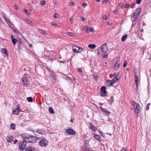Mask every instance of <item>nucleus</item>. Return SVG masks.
<instances>
[{"label":"nucleus","instance_id":"60","mask_svg":"<svg viewBox=\"0 0 151 151\" xmlns=\"http://www.w3.org/2000/svg\"><path fill=\"white\" fill-rule=\"evenodd\" d=\"M58 2L57 1H56L55 2V4L56 5H58Z\"/></svg>","mask_w":151,"mask_h":151},{"label":"nucleus","instance_id":"6","mask_svg":"<svg viewBox=\"0 0 151 151\" xmlns=\"http://www.w3.org/2000/svg\"><path fill=\"white\" fill-rule=\"evenodd\" d=\"M73 51L75 52L80 53L83 51V49L76 46H73L72 47Z\"/></svg>","mask_w":151,"mask_h":151},{"label":"nucleus","instance_id":"58","mask_svg":"<svg viewBox=\"0 0 151 151\" xmlns=\"http://www.w3.org/2000/svg\"><path fill=\"white\" fill-rule=\"evenodd\" d=\"M143 31H144L143 29V28H142L141 30H140L139 31H138V32H141L142 33V32Z\"/></svg>","mask_w":151,"mask_h":151},{"label":"nucleus","instance_id":"20","mask_svg":"<svg viewBox=\"0 0 151 151\" xmlns=\"http://www.w3.org/2000/svg\"><path fill=\"white\" fill-rule=\"evenodd\" d=\"M1 52L4 53L6 55H8V52L7 50L4 48H2L1 49Z\"/></svg>","mask_w":151,"mask_h":151},{"label":"nucleus","instance_id":"50","mask_svg":"<svg viewBox=\"0 0 151 151\" xmlns=\"http://www.w3.org/2000/svg\"><path fill=\"white\" fill-rule=\"evenodd\" d=\"M45 1H42L41 2V4L42 5H45Z\"/></svg>","mask_w":151,"mask_h":151},{"label":"nucleus","instance_id":"8","mask_svg":"<svg viewBox=\"0 0 151 151\" xmlns=\"http://www.w3.org/2000/svg\"><path fill=\"white\" fill-rule=\"evenodd\" d=\"M29 140L28 143H35L37 141V137L35 136H32L30 135Z\"/></svg>","mask_w":151,"mask_h":151},{"label":"nucleus","instance_id":"52","mask_svg":"<svg viewBox=\"0 0 151 151\" xmlns=\"http://www.w3.org/2000/svg\"><path fill=\"white\" fill-rule=\"evenodd\" d=\"M87 4L86 3H83L82 4V6L84 8L86 7L87 6Z\"/></svg>","mask_w":151,"mask_h":151},{"label":"nucleus","instance_id":"29","mask_svg":"<svg viewBox=\"0 0 151 151\" xmlns=\"http://www.w3.org/2000/svg\"><path fill=\"white\" fill-rule=\"evenodd\" d=\"M94 137L97 140H99L100 141V136L99 135L97 134H95L94 136Z\"/></svg>","mask_w":151,"mask_h":151},{"label":"nucleus","instance_id":"37","mask_svg":"<svg viewBox=\"0 0 151 151\" xmlns=\"http://www.w3.org/2000/svg\"><path fill=\"white\" fill-rule=\"evenodd\" d=\"M124 5L122 3H121L119 4V6H120L123 9L124 8Z\"/></svg>","mask_w":151,"mask_h":151},{"label":"nucleus","instance_id":"16","mask_svg":"<svg viewBox=\"0 0 151 151\" xmlns=\"http://www.w3.org/2000/svg\"><path fill=\"white\" fill-rule=\"evenodd\" d=\"M106 83L108 86H112L114 84V83H113L112 80H107L106 81Z\"/></svg>","mask_w":151,"mask_h":151},{"label":"nucleus","instance_id":"39","mask_svg":"<svg viewBox=\"0 0 151 151\" xmlns=\"http://www.w3.org/2000/svg\"><path fill=\"white\" fill-rule=\"evenodd\" d=\"M128 64L126 60L124 61V63L123 65V67L125 68Z\"/></svg>","mask_w":151,"mask_h":151},{"label":"nucleus","instance_id":"56","mask_svg":"<svg viewBox=\"0 0 151 151\" xmlns=\"http://www.w3.org/2000/svg\"><path fill=\"white\" fill-rule=\"evenodd\" d=\"M113 12L115 14H117L118 12V11L117 10H114L113 11Z\"/></svg>","mask_w":151,"mask_h":151},{"label":"nucleus","instance_id":"25","mask_svg":"<svg viewBox=\"0 0 151 151\" xmlns=\"http://www.w3.org/2000/svg\"><path fill=\"white\" fill-rule=\"evenodd\" d=\"M25 21L26 23H27L29 24H30L32 25H33V23H32V22L30 20H29L27 19H25Z\"/></svg>","mask_w":151,"mask_h":151},{"label":"nucleus","instance_id":"10","mask_svg":"<svg viewBox=\"0 0 151 151\" xmlns=\"http://www.w3.org/2000/svg\"><path fill=\"white\" fill-rule=\"evenodd\" d=\"M83 29L85 30L87 33H89L90 32H93L94 31V29L93 28H88L87 26H84L83 28Z\"/></svg>","mask_w":151,"mask_h":151},{"label":"nucleus","instance_id":"14","mask_svg":"<svg viewBox=\"0 0 151 151\" xmlns=\"http://www.w3.org/2000/svg\"><path fill=\"white\" fill-rule=\"evenodd\" d=\"M37 132L39 134L42 135L44 134L45 133V132L42 129H38L37 130Z\"/></svg>","mask_w":151,"mask_h":151},{"label":"nucleus","instance_id":"45","mask_svg":"<svg viewBox=\"0 0 151 151\" xmlns=\"http://www.w3.org/2000/svg\"><path fill=\"white\" fill-rule=\"evenodd\" d=\"M94 79L95 81H97V79L98 78V76H94Z\"/></svg>","mask_w":151,"mask_h":151},{"label":"nucleus","instance_id":"33","mask_svg":"<svg viewBox=\"0 0 151 151\" xmlns=\"http://www.w3.org/2000/svg\"><path fill=\"white\" fill-rule=\"evenodd\" d=\"M114 83L118 82L119 80V78H114L112 80H111Z\"/></svg>","mask_w":151,"mask_h":151},{"label":"nucleus","instance_id":"9","mask_svg":"<svg viewBox=\"0 0 151 151\" xmlns=\"http://www.w3.org/2000/svg\"><path fill=\"white\" fill-rule=\"evenodd\" d=\"M65 132L67 134L70 135H74L75 134V131L71 128H69L65 130Z\"/></svg>","mask_w":151,"mask_h":151},{"label":"nucleus","instance_id":"27","mask_svg":"<svg viewBox=\"0 0 151 151\" xmlns=\"http://www.w3.org/2000/svg\"><path fill=\"white\" fill-rule=\"evenodd\" d=\"M88 47H89L92 49H94L96 47V45L95 44H89Z\"/></svg>","mask_w":151,"mask_h":151},{"label":"nucleus","instance_id":"53","mask_svg":"<svg viewBox=\"0 0 151 151\" xmlns=\"http://www.w3.org/2000/svg\"><path fill=\"white\" fill-rule=\"evenodd\" d=\"M138 36L139 37H141L142 36V34L141 32H138Z\"/></svg>","mask_w":151,"mask_h":151},{"label":"nucleus","instance_id":"7","mask_svg":"<svg viewBox=\"0 0 151 151\" xmlns=\"http://www.w3.org/2000/svg\"><path fill=\"white\" fill-rule=\"evenodd\" d=\"M22 82L24 86L27 87L29 86V81L26 77H23L22 79Z\"/></svg>","mask_w":151,"mask_h":151},{"label":"nucleus","instance_id":"28","mask_svg":"<svg viewBox=\"0 0 151 151\" xmlns=\"http://www.w3.org/2000/svg\"><path fill=\"white\" fill-rule=\"evenodd\" d=\"M10 127L11 129L14 130L15 129V125L14 124H11L10 125Z\"/></svg>","mask_w":151,"mask_h":151},{"label":"nucleus","instance_id":"41","mask_svg":"<svg viewBox=\"0 0 151 151\" xmlns=\"http://www.w3.org/2000/svg\"><path fill=\"white\" fill-rule=\"evenodd\" d=\"M67 33L69 36L73 37L74 36V34L73 33L68 32Z\"/></svg>","mask_w":151,"mask_h":151},{"label":"nucleus","instance_id":"23","mask_svg":"<svg viewBox=\"0 0 151 151\" xmlns=\"http://www.w3.org/2000/svg\"><path fill=\"white\" fill-rule=\"evenodd\" d=\"M3 17L6 21L9 23H11V21L9 19L7 18L4 14H3Z\"/></svg>","mask_w":151,"mask_h":151},{"label":"nucleus","instance_id":"4","mask_svg":"<svg viewBox=\"0 0 151 151\" xmlns=\"http://www.w3.org/2000/svg\"><path fill=\"white\" fill-rule=\"evenodd\" d=\"M104 45H101L99 47L96 52H97L98 55H100L104 58Z\"/></svg>","mask_w":151,"mask_h":151},{"label":"nucleus","instance_id":"49","mask_svg":"<svg viewBox=\"0 0 151 151\" xmlns=\"http://www.w3.org/2000/svg\"><path fill=\"white\" fill-rule=\"evenodd\" d=\"M136 4L135 3H132L131 5V8H133L134 6Z\"/></svg>","mask_w":151,"mask_h":151},{"label":"nucleus","instance_id":"34","mask_svg":"<svg viewBox=\"0 0 151 151\" xmlns=\"http://www.w3.org/2000/svg\"><path fill=\"white\" fill-rule=\"evenodd\" d=\"M27 99L28 102H32V99L31 97H27Z\"/></svg>","mask_w":151,"mask_h":151},{"label":"nucleus","instance_id":"5","mask_svg":"<svg viewBox=\"0 0 151 151\" xmlns=\"http://www.w3.org/2000/svg\"><path fill=\"white\" fill-rule=\"evenodd\" d=\"M22 138L23 142L28 143L30 135L27 133L23 134L22 135Z\"/></svg>","mask_w":151,"mask_h":151},{"label":"nucleus","instance_id":"35","mask_svg":"<svg viewBox=\"0 0 151 151\" xmlns=\"http://www.w3.org/2000/svg\"><path fill=\"white\" fill-rule=\"evenodd\" d=\"M53 17L55 18H58L59 17V14L57 13H54Z\"/></svg>","mask_w":151,"mask_h":151},{"label":"nucleus","instance_id":"63","mask_svg":"<svg viewBox=\"0 0 151 151\" xmlns=\"http://www.w3.org/2000/svg\"><path fill=\"white\" fill-rule=\"evenodd\" d=\"M105 17H104V20H106L107 19H108V18H107V17L106 16V15L105 16H104Z\"/></svg>","mask_w":151,"mask_h":151},{"label":"nucleus","instance_id":"38","mask_svg":"<svg viewBox=\"0 0 151 151\" xmlns=\"http://www.w3.org/2000/svg\"><path fill=\"white\" fill-rule=\"evenodd\" d=\"M106 87L104 86V96H105L107 95V92L106 91Z\"/></svg>","mask_w":151,"mask_h":151},{"label":"nucleus","instance_id":"30","mask_svg":"<svg viewBox=\"0 0 151 151\" xmlns=\"http://www.w3.org/2000/svg\"><path fill=\"white\" fill-rule=\"evenodd\" d=\"M49 111L50 113L51 114H53L54 113V111H53L52 108L51 107H50L49 108Z\"/></svg>","mask_w":151,"mask_h":151},{"label":"nucleus","instance_id":"54","mask_svg":"<svg viewBox=\"0 0 151 151\" xmlns=\"http://www.w3.org/2000/svg\"><path fill=\"white\" fill-rule=\"evenodd\" d=\"M78 70L80 72H81L82 71V69L80 68H78Z\"/></svg>","mask_w":151,"mask_h":151},{"label":"nucleus","instance_id":"2","mask_svg":"<svg viewBox=\"0 0 151 151\" xmlns=\"http://www.w3.org/2000/svg\"><path fill=\"white\" fill-rule=\"evenodd\" d=\"M132 106L134 107V111L137 115H138L140 112L139 104L133 100L132 102Z\"/></svg>","mask_w":151,"mask_h":151},{"label":"nucleus","instance_id":"1","mask_svg":"<svg viewBox=\"0 0 151 151\" xmlns=\"http://www.w3.org/2000/svg\"><path fill=\"white\" fill-rule=\"evenodd\" d=\"M141 10L142 9L140 8H138L136 9L134 13L133 14V16L131 17V19L133 21H136L139 16Z\"/></svg>","mask_w":151,"mask_h":151},{"label":"nucleus","instance_id":"11","mask_svg":"<svg viewBox=\"0 0 151 151\" xmlns=\"http://www.w3.org/2000/svg\"><path fill=\"white\" fill-rule=\"evenodd\" d=\"M27 143L23 141L19 145V148L21 150H23L26 147Z\"/></svg>","mask_w":151,"mask_h":151},{"label":"nucleus","instance_id":"21","mask_svg":"<svg viewBox=\"0 0 151 151\" xmlns=\"http://www.w3.org/2000/svg\"><path fill=\"white\" fill-rule=\"evenodd\" d=\"M90 129L93 131H95L97 130V128L95 127L93 124H90Z\"/></svg>","mask_w":151,"mask_h":151},{"label":"nucleus","instance_id":"55","mask_svg":"<svg viewBox=\"0 0 151 151\" xmlns=\"http://www.w3.org/2000/svg\"><path fill=\"white\" fill-rule=\"evenodd\" d=\"M81 19L83 21H84L85 20V18L84 17H81Z\"/></svg>","mask_w":151,"mask_h":151},{"label":"nucleus","instance_id":"19","mask_svg":"<svg viewBox=\"0 0 151 151\" xmlns=\"http://www.w3.org/2000/svg\"><path fill=\"white\" fill-rule=\"evenodd\" d=\"M13 137L12 136L7 137L6 139L7 141L9 142H12L13 140Z\"/></svg>","mask_w":151,"mask_h":151},{"label":"nucleus","instance_id":"12","mask_svg":"<svg viewBox=\"0 0 151 151\" xmlns=\"http://www.w3.org/2000/svg\"><path fill=\"white\" fill-rule=\"evenodd\" d=\"M120 62L119 60H117L114 65V69L116 70H118L120 67Z\"/></svg>","mask_w":151,"mask_h":151},{"label":"nucleus","instance_id":"59","mask_svg":"<svg viewBox=\"0 0 151 151\" xmlns=\"http://www.w3.org/2000/svg\"><path fill=\"white\" fill-rule=\"evenodd\" d=\"M18 43H19L18 44L21 45L22 44V41L20 40H19L18 41Z\"/></svg>","mask_w":151,"mask_h":151},{"label":"nucleus","instance_id":"42","mask_svg":"<svg viewBox=\"0 0 151 151\" xmlns=\"http://www.w3.org/2000/svg\"><path fill=\"white\" fill-rule=\"evenodd\" d=\"M129 4H126L124 5V8H129Z\"/></svg>","mask_w":151,"mask_h":151},{"label":"nucleus","instance_id":"48","mask_svg":"<svg viewBox=\"0 0 151 151\" xmlns=\"http://www.w3.org/2000/svg\"><path fill=\"white\" fill-rule=\"evenodd\" d=\"M142 0H137L136 3L137 4H140Z\"/></svg>","mask_w":151,"mask_h":151},{"label":"nucleus","instance_id":"24","mask_svg":"<svg viewBox=\"0 0 151 151\" xmlns=\"http://www.w3.org/2000/svg\"><path fill=\"white\" fill-rule=\"evenodd\" d=\"M38 32L41 33V34H42L44 35H47V33L44 30L40 29H38Z\"/></svg>","mask_w":151,"mask_h":151},{"label":"nucleus","instance_id":"43","mask_svg":"<svg viewBox=\"0 0 151 151\" xmlns=\"http://www.w3.org/2000/svg\"><path fill=\"white\" fill-rule=\"evenodd\" d=\"M110 101L111 103L114 101V97L113 96H112L110 97Z\"/></svg>","mask_w":151,"mask_h":151},{"label":"nucleus","instance_id":"57","mask_svg":"<svg viewBox=\"0 0 151 151\" xmlns=\"http://www.w3.org/2000/svg\"><path fill=\"white\" fill-rule=\"evenodd\" d=\"M121 151H127V150L126 148H125L122 150Z\"/></svg>","mask_w":151,"mask_h":151},{"label":"nucleus","instance_id":"26","mask_svg":"<svg viewBox=\"0 0 151 151\" xmlns=\"http://www.w3.org/2000/svg\"><path fill=\"white\" fill-rule=\"evenodd\" d=\"M101 95L102 96H104V86L101 88Z\"/></svg>","mask_w":151,"mask_h":151},{"label":"nucleus","instance_id":"22","mask_svg":"<svg viewBox=\"0 0 151 151\" xmlns=\"http://www.w3.org/2000/svg\"><path fill=\"white\" fill-rule=\"evenodd\" d=\"M127 34H125L122 37V42H124L125 41L126 39H127Z\"/></svg>","mask_w":151,"mask_h":151},{"label":"nucleus","instance_id":"15","mask_svg":"<svg viewBox=\"0 0 151 151\" xmlns=\"http://www.w3.org/2000/svg\"><path fill=\"white\" fill-rule=\"evenodd\" d=\"M105 47L106 48V50H105V52L104 53V58H107L108 56V53L106 52L107 51L108 49L107 44L104 43V49L105 48Z\"/></svg>","mask_w":151,"mask_h":151},{"label":"nucleus","instance_id":"13","mask_svg":"<svg viewBox=\"0 0 151 151\" xmlns=\"http://www.w3.org/2000/svg\"><path fill=\"white\" fill-rule=\"evenodd\" d=\"M138 79H139V78H138V76H137L135 74V82L136 86V90L137 91H138Z\"/></svg>","mask_w":151,"mask_h":151},{"label":"nucleus","instance_id":"51","mask_svg":"<svg viewBox=\"0 0 151 151\" xmlns=\"http://www.w3.org/2000/svg\"><path fill=\"white\" fill-rule=\"evenodd\" d=\"M119 78L120 76L119 75V74H118L116 76H115L114 78H119Z\"/></svg>","mask_w":151,"mask_h":151},{"label":"nucleus","instance_id":"61","mask_svg":"<svg viewBox=\"0 0 151 151\" xmlns=\"http://www.w3.org/2000/svg\"><path fill=\"white\" fill-rule=\"evenodd\" d=\"M104 1H105L106 2V3L107 4H108L109 3V0H104Z\"/></svg>","mask_w":151,"mask_h":151},{"label":"nucleus","instance_id":"32","mask_svg":"<svg viewBox=\"0 0 151 151\" xmlns=\"http://www.w3.org/2000/svg\"><path fill=\"white\" fill-rule=\"evenodd\" d=\"M25 151H32V148L30 147H27L25 149Z\"/></svg>","mask_w":151,"mask_h":151},{"label":"nucleus","instance_id":"47","mask_svg":"<svg viewBox=\"0 0 151 151\" xmlns=\"http://www.w3.org/2000/svg\"><path fill=\"white\" fill-rule=\"evenodd\" d=\"M51 24L52 25H54L55 26H56L57 25V24L54 22H52L51 23Z\"/></svg>","mask_w":151,"mask_h":151},{"label":"nucleus","instance_id":"36","mask_svg":"<svg viewBox=\"0 0 151 151\" xmlns=\"http://www.w3.org/2000/svg\"><path fill=\"white\" fill-rule=\"evenodd\" d=\"M104 113L106 115L108 116L110 114L111 112L110 111H107L104 109Z\"/></svg>","mask_w":151,"mask_h":151},{"label":"nucleus","instance_id":"17","mask_svg":"<svg viewBox=\"0 0 151 151\" xmlns=\"http://www.w3.org/2000/svg\"><path fill=\"white\" fill-rule=\"evenodd\" d=\"M19 112H20V109H16L13 111L12 113L14 114L17 115L19 114Z\"/></svg>","mask_w":151,"mask_h":151},{"label":"nucleus","instance_id":"31","mask_svg":"<svg viewBox=\"0 0 151 151\" xmlns=\"http://www.w3.org/2000/svg\"><path fill=\"white\" fill-rule=\"evenodd\" d=\"M24 13H25L27 15L29 16L30 15V12L28 11V10L26 9H24Z\"/></svg>","mask_w":151,"mask_h":151},{"label":"nucleus","instance_id":"46","mask_svg":"<svg viewBox=\"0 0 151 151\" xmlns=\"http://www.w3.org/2000/svg\"><path fill=\"white\" fill-rule=\"evenodd\" d=\"M106 24L107 25H110V26H111L112 24V23L111 22L110 23V22H108L106 23Z\"/></svg>","mask_w":151,"mask_h":151},{"label":"nucleus","instance_id":"62","mask_svg":"<svg viewBox=\"0 0 151 151\" xmlns=\"http://www.w3.org/2000/svg\"><path fill=\"white\" fill-rule=\"evenodd\" d=\"M17 142V139H15V140H14V143L15 144H16V143Z\"/></svg>","mask_w":151,"mask_h":151},{"label":"nucleus","instance_id":"44","mask_svg":"<svg viewBox=\"0 0 151 151\" xmlns=\"http://www.w3.org/2000/svg\"><path fill=\"white\" fill-rule=\"evenodd\" d=\"M150 103H148L147 105V106L146 107V110H147V111H148L149 109V106L150 105Z\"/></svg>","mask_w":151,"mask_h":151},{"label":"nucleus","instance_id":"3","mask_svg":"<svg viewBox=\"0 0 151 151\" xmlns=\"http://www.w3.org/2000/svg\"><path fill=\"white\" fill-rule=\"evenodd\" d=\"M39 145L41 147H45L48 144V141L45 139L44 138L41 139L39 142Z\"/></svg>","mask_w":151,"mask_h":151},{"label":"nucleus","instance_id":"64","mask_svg":"<svg viewBox=\"0 0 151 151\" xmlns=\"http://www.w3.org/2000/svg\"><path fill=\"white\" fill-rule=\"evenodd\" d=\"M20 105L19 104L17 106V108L16 109H20Z\"/></svg>","mask_w":151,"mask_h":151},{"label":"nucleus","instance_id":"40","mask_svg":"<svg viewBox=\"0 0 151 151\" xmlns=\"http://www.w3.org/2000/svg\"><path fill=\"white\" fill-rule=\"evenodd\" d=\"M68 4L70 6H73L75 4L74 2L72 1L69 2Z\"/></svg>","mask_w":151,"mask_h":151},{"label":"nucleus","instance_id":"18","mask_svg":"<svg viewBox=\"0 0 151 151\" xmlns=\"http://www.w3.org/2000/svg\"><path fill=\"white\" fill-rule=\"evenodd\" d=\"M12 41V42L14 45H15L16 44V42H17V40L16 39L14 38V36L13 35H11V36Z\"/></svg>","mask_w":151,"mask_h":151}]
</instances>
